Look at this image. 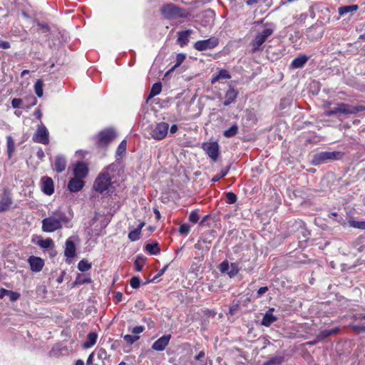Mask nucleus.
I'll use <instances>...</instances> for the list:
<instances>
[{"mask_svg": "<svg viewBox=\"0 0 365 365\" xmlns=\"http://www.w3.org/2000/svg\"><path fill=\"white\" fill-rule=\"evenodd\" d=\"M70 222V218L66 216L65 212L61 210H55L51 215L42 220L41 229L44 232H53L62 229L64 225L67 227H71L68 225Z\"/></svg>", "mask_w": 365, "mask_h": 365, "instance_id": "1", "label": "nucleus"}, {"mask_svg": "<svg viewBox=\"0 0 365 365\" xmlns=\"http://www.w3.org/2000/svg\"><path fill=\"white\" fill-rule=\"evenodd\" d=\"M116 165L111 164L105 168L96 178L93 188L96 191L103 194L112 192L113 191V182H111V172L115 171Z\"/></svg>", "mask_w": 365, "mask_h": 365, "instance_id": "2", "label": "nucleus"}, {"mask_svg": "<svg viewBox=\"0 0 365 365\" xmlns=\"http://www.w3.org/2000/svg\"><path fill=\"white\" fill-rule=\"evenodd\" d=\"M274 26L269 24L266 25L265 28L258 31L250 43L252 51L255 53L263 51V43L274 33Z\"/></svg>", "mask_w": 365, "mask_h": 365, "instance_id": "3", "label": "nucleus"}, {"mask_svg": "<svg viewBox=\"0 0 365 365\" xmlns=\"http://www.w3.org/2000/svg\"><path fill=\"white\" fill-rule=\"evenodd\" d=\"M344 157V153L340 151H323L313 155L311 164L315 166L341 160Z\"/></svg>", "mask_w": 365, "mask_h": 365, "instance_id": "4", "label": "nucleus"}, {"mask_svg": "<svg viewBox=\"0 0 365 365\" xmlns=\"http://www.w3.org/2000/svg\"><path fill=\"white\" fill-rule=\"evenodd\" d=\"M363 110H364V108L363 106H354L351 105L341 103L336 104V106L333 108L326 110L324 111V115L326 116H331L337 113L346 115L355 114Z\"/></svg>", "mask_w": 365, "mask_h": 365, "instance_id": "5", "label": "nucleus"}, {"mask_svg": "<svg viewBox=\"0 0 365 365\" xmlns=\"http://www.w3.org/2000/svg\"><path fill=\"white\" fill-rule=\"evenodd\" d=\"M168 129V123L165 122L157 123L151 125L150 134L153 139L160 140L167 136Z\"/></svg>", "mask_w": 365, "mask_h": 365, "instance_id": "6", "label": "nucleus"}, {"mask_svg": "<svg viewBox=\"0 0 365 365\" xmlns=\"http://www.w3.org/2000/svg\"><path fill=\"white\" fill-rule=\"evenodd\" d=\"M116 134L111 128L101 131L96 138V144L98 147H104L108 145L115 138Z\"/></svg>", "mask_w": 365, "mask_h": 365, "instance_id": "7", "label": "nucleus"}, {"mask_svg": "<svg viewBox=\"0 0 365 365\" xmlns=\"http://www.w3.org/2000/svg\"><path fill=\"white\" fill-rule=\"evenodd\" d=\"M161 13L163 16L168 19L175 17H182L184 16L182 10L173 4L163 6L161 9Z\"/></svg>", "mask_w": 365, "mask_h": 365, "instance_id": "8", "label": "nucleus"}, {"mask_svg": "<svg viewBox=\"0 0 365 365\" xmlns=\"http://www.w3.org/2000/svg\"><path fill=\"white\" fill-rule=\"evenodd\" d=\"M219 44V39L216 37H210L206 40L198 41L195 43L194 48L199 51H203L207 49H212Z\"/></svg>", "mask_w": 365, "mask_h": 365, "instance_id": "9", "label": "nucleus"}, {"mask_svg": "<svg viewBox=\"0 0 365 365\" xmlns=\"http://www.w3.org/2000/svg\"><path fill=\"white\" fill-rule=\"evenodd\" d=\"M32 139L34 142L38 143H42L44 145H47L48 143V131L43 124L38 126Z\"/></svg>", "mask_w": 365, "mask_h": 365, "instance_id": "10", "label": "nucleus"}, {"mask_svg": "<svg viewBox=\"0 0 365 365\" xmlns=\"http://www.w3.org/2000/svg\"><path fill=\"white\" fill-rule=\"evenodd\" d=\"M219 269L221 273L227 274L230 278L236 276L240 271V268L236 263L230 264L227 260L220 264Z\"/></svg>", "mask_w": 365, "mask_h": 365, "instance_id": "11", "label": "nucleus"}, {"mask_svg": "<svg viewBox=\"0 0 365 365\" xmlns=\"http://www.w3.org/2000/svg\"><path fill=\"white\" fill-rule=\"evenodd\" d=\"M202 149L212 161H217L219 156V145L217 142L204 143L202 145Z\"/></svg>", "mask_w": 365, "mask_h": 365, "instance_id": "12", "label": "nucleus"}, {"mask_svg": "<svg viewBox=\"0 0 365 365\" xmlns=\"http://www.w3.org/2000/svg\"><path fill=\"white\" fill-rule=\"evenodd\" d=\"M73 171L76 178L83 179L85 178L88 173V166L86 163L79 161L73 165Z\"/></svg>", "mask_w": 365, "mask_h": 365, "instance_id": "13", "label": "nucleus"}, {"mask_svg": "<svg viewBox=\"0 0 365 365\" xmlns=\"http://www.w3.org/2000/svg\"><path fill=\"white\" fill-rule=\"evenodd\" d=\"M170 339V334L162 336L153 344L152 349L158 351H163L168 345Z\"/></svg>", "mask_w": 365, "mask_h": 365, "instance_id": "14", "label": "nucleus"}, {"mask_svg": "<svg viewBox=\"0 0 365 365\" xmlns=\"http://www.w3.org/2000/svg\"><path fill=\"white\" fill-rule=\"evenodd\" d=\"M28 262L32 272H39L44 266V261L38 257L31 256L28 259Z\"/></svg>", "mask_w": 365, "mask_h": 365, "instance_id": "15", "label": "nucleus"}, {"mask_svg": "<svg viewBox=\"0 0 365 365\" xmlns=\"http://www.w3.org/2000/svg\"><path fill=\"white\" fill-rule=\"evenodd\" d=\"M84 184V181L82 179L74 177L69 180L68 189L71 192H77L83 187Z\"/></svg>", "mask_w": 365, "mask_h": 365, "instance_id": "16", "label": "nucleus"}, {"mask_svg": "<svg viewBox=\"0 0 365 365\" xmlns=\"http://www.w3.org/2000/svg\"><path fill=\"white\" fill-rule=\"evenodd\" d=\"M12 198L9 192L5 191L0 200V212L9 209L12 205Z\"/></svg>", "mask_w": 365, "mask_h": 365, "instance_id": "17", "label": "nucleus"}, {"mask_svg": "<svg viewBox=\"0 0 365 365\" xmlns=\"http://www.w3.org/2000/svg\"><path fill=\"white\" fill-rule=\"evenodd\" d=\"M42 181V191L48 195H51L54 192L53 181L51 178L43 177L41 179Z\"/></svg>", "mask_w": 365, "mask_h": 365, "instance_id": "18", "label": "nucleus"}, {"mask_svg": "<svg viewBox=\"0 0 365 365\" xmlns=\"http://www.w3.org/2000/svg\"><path fill=\"white\" fill-rule=\"evenodd\" d=\"M64 255L68 258H73L76 255V246L71 238H68L66 242Z\"/></svg>", "mask_w": 365, "mask_h": 365, "instance_id": "19", "label": "nucleus"}, {"mask_svg": "<svg viewBox=\"0 0 365 365\" xmlns=\"http://www.w3.org/2000/svg\"><path fill=\"white\" fill-rule=\"evenodd\" d=\"M273 311L274 309L270 308L265 313L262 320V324L263 326L269 327L271 324H272L274 322L277 321V318L272 314Z\"/></svg>", "mask_w": 365, "mask_h": 365, "instance_id": "20", "label": "nucleus"}, {"mask_svg": "<svg viewBox=\"0 0 365 365\" xmlns=\"http://www.w3.org/2000/svg\"><path fill=\"white\" fill-rule=\"evenodd\" d=\"M66 167V158L62 155H58L56 158L54 163L55 170L58 173H62L65 170Z\"/></svg>", "mask_w": 365, "mask_h": 365, "instance_id": "21", "label": "nucleus"}, {"mask_svg": "<svg viewBox=\"0 0 365 365\" xmlns=\"http://www.w3.org/2000/svg\"><path fill=\"white\" fill-rule=\"evenodd\" d=\"M237 96V92L232 87H230V88L227 90V91L225 93V101L224 105L228 106L233 103L235 100L236 99Z\"/></svg>", "mask_w": 365, "mask_h": 365, "instance_id": "22", "label": "nucleus"}, {"mask_svg": "<svg viewBox=\"0 0 365 365\" xmlns=\"http://www.w3.org/2000/svg\"><path fill=\"white\" fill-rule=\"evenodd\" d=\"M191 34L190 30H186L183 31L178 32V43L180 45L181 47L185 46L187 44L189 41V36Z\"/></svg>", "mask_w": 365, "mask_h": 365, "instance_id": "23", "label": "nucleus"}, {"mask_svg": "<svg viewBox=\"0 0 365 365\" xmlns=\"http://www.w3.org/2000/svg\"><path fill=\"white\" fill-rule=\"evenodd\" d=\"M308 61V57L306 56H301L295 58L291 63V66L294 68H301Z\"/></svg>", "mask_w": 365, "mask_h": 365, "instance_id": "24", "label": "nucleus"}, {"mask_svg": "<svg viewBox=\"0 0 365 365\" xmlns=\"http://www.w3.org/2000/svg\"><path fill=\"white\" fill-rule=\"evenodd\" d=\"M98 335L95 332H91L87 336V340L83 343V346L88 349L93 346L97 341Z\"/></svg>", "mask_w": 365, "mask_h": 365, "instance_id": "25", "label": "nucleus"}, {"mask_svg": "<svg viewBox=\"0 0 365 365\" xmlns=\"http://www.w3.org/2000/svg\"><path fill=\"white\" fill-rule=\"evenodd\" d=\"M339 331V327H336V328H334L330 330H327V329L322 330L317 335V339H318V340H322V339L327 338L331 335L337 334Z\"/></svg>", "mask_w": 365, "mask_h": 365, "instance_id": "26", "label": "nucleus"}, {"mask_svg": "<svg viewBox=\"0 0 365 365\" xmlns=\"http://www.w3.org/2000/svg\"><path fill=\"white\" fill-rule=\"evenodd\" d=\"M230 77L231 76L227 70L222 69L217 74L212 76L211 82L212 83H215L221 78L229 79Z\"/></svg>", "mask_w": 365, "mask_h": 365, "instance_id": "27", "label": "nucleus"}, {"mask_svg": "<svg viewBox=\"0 0 365 365\" xmlns=\"http://www.w3.org/2000/svg\"><path fill=\"white\" fill-rule=\"evenodd\" d=\"M161 91H162L161 83L160 82L155 83L153 85L151 90L150 91L148 99H150V98L155 97V96L160 94Z\"/></svg>", "mask_w": 365, "mask_h": 365, "instance_id": "28", "label": "nucleus"}, {"mask_svg": "<svg viewBox=\"0 0 365 365\" xmlns=\"http://www.w3.org/2000/svg\"><path fill=\"white\" fill-rule=\"evenodd\" d=\"M37 245L43 249H48L54 247L53 241L51 238H46L45 240L40 239L38 240Z\"/></svg>", "mask_w": 365, "mask_h": 365, "instance_id": "29", "label": "nucleus"}, {"mask_svg": "<svg viewBox=\"0 0 365 365\" xmlns=\"http://www.w3.org/2000/svg\"><path fill=\"white\" fill-rule=\"evenodd\" d=\"M357 10H358L357 5L344 6H341L339 8V14L340 16H344V14H346L347 13L354 12Z\"/></svg>", "mask_w": 365, "mask_h": 365, "instance_id": "30", "label": "nucleus"}, {"mask_svg": "<svg viewBox=\"0 0 365 365\" xmlns=\"http://www.w3.org/2000/svg\"><path fill=\"white\" fill-rule=\"evenodd\" d=\"M145 250L149 252L151 255H158L160 253V248L158 247V244L157 242L147 244L145 245Z\"/></svg>", "mask_w": 365, "mask_h": 365, "instance_id": "31", "label": "nucleus"}, {"mask_svg": "<svg viewBox=\"0 0 365 365\" xmlns=\"http://www.w3.org/2000/svg\"><path fill=\"white\" fill-rule=\"evenodd\" d=\"M7 142V150L9 158H11L15 150L14 141L11 136L9 135L6 137Z\"/></svg>", "mask_w": 365, "mask_h": 365, "instance_id": "32", "label": "nucleus"}, {"mask_svg": "<svg viewBox=\"0 0 365 365\" xmlns=\"http://www.w3.org/2000/svg\"><path fill=\"white\" fill-rule=\"evenodd\" d=\"M238 132V126L237 125H232L229 129L225 130L223 133L224 136L226 138H231L235 136Z\"/></svg>", "mask_w": 365, "mask_h": 365, "instance_id": "33", "label": "nucleus"}, {"mask_svg": "<svg viewBox=\"0 0 365 365\" xmlns=\"http://www.w3.org/2000/svg\"><path fill=\"white\" fill-rule=\"evenodd\" d=\"M186 56L184 53H178L176 56L175 64L168 71V73L173 71L176 68L180 66V64L185 61Z\"/></svg>", "mask_w": 365, "mask_h": 365, "instance_id": "34", "label": "nucleus"}, {"mask_svg": "<svg viewBox=\"0 0 365 365\" xmlns=\"http://www.w3.org/2000/svg\"><path fill=\"white\" fill-rule=\"evenodd\" d=\"M283 361L284 358L282 356H277L266 361L263 365H280Z\"/></svg>", "mask_w": 365, "mask_h": 365, "instance_id": "35", "label": "nucleus"}, {"mask_svg": "<svg viewBox=\"0 0 365 365\" xmlns=\"http://www.w3.org/2000/svg\"><path fill=\"white\" fill-rule=\"evenodd\" d=\"M91 264H89L86 260L82 259L78 264V269L81 272H86L90 269Z\"/></svg>", "mask_w": 365, "mask_h": 365, "instance_id": "36", "label": "nucleus"}, {"mask_svg": "<svg viewBox=\"0 0 365 365\" xmlns=\"http://www.w3.org/2000/svg\"><path fill=\"white\" fill-rule=\"evenodd\" d=\"M141 231L140 229H135L128 233V238L134 242L140 239Z\"/></svg>", "mask_w": 365, "mask_h": 365, "instance_id": "37", "label": "nucleus"}, {"mask_svg": "<svg viewBox=\"0 0 365 365\" xmlns=\"http://www.w3.org/2000/svg\"><path fill=\"white\" fill-rule=\"evenodd\" d=\"M350 227L357 229L364 230L365 229V221H356V220H350L349 222Z\"/></svg>", "mask_w": 365, "mask_h": 365, "instance_id": "38", "label": "nucleus"}, {"mask_svg": "<svg viewBox=\"0 0 365 365\" xmlns=\"http://www.w3.org/2000/svg\"><path fill=\"white\" fill-rule=\"evenodd\" d=\"M35 93L37 96L41 97L43 96V83L42 81L38 80L34 85Z\"/></svg>", "mask_w": 365, "mask_h": 365, "instance_id": "39", "label": "nucleus"}, {"mask_svg": "<svg viewBox=\"0 0 365 365\" xmlns=\"http://www.w3.org/2000/svg\"><path fill=\"white\" fill-rule=\"evenodd\" d=\"M230 167L226 168L225 170H222L219 174L215 175L212 179V182H217L221 178L225 177L229 172Z\"/></svg>", "mask_w": 365, "mask_h": 365, "instance_id": "40", "label": "nucleus"}, {"mask_svg": "<svg viewBox=\"0 0 365 365\" xmlns=\"http://www.w3.org/2000/svg\"><path fill=\"white\" fill-rule=\"evenodd\" d=\"M200 219L198 210H195L191 212L189 215V220L192 223H197Z\"/></svg>", "mask_w": 365, "mask_h": 365, "instance_id": "41", "label": "nucleus"}, {"mask_svg": "<svg viewBox=\"0 0 365 365\" xmlns=\"http://www.w3.org/2000/svg\"><path fill=\"white\" fill-rule=\"evenodd\" d=\"M123 339L128 344H132L139 339V336L136 335L127 334L123 336Z\"/></svg>", "mask_w": 365, "mask_h": 365, "instance_id": "42", "label": "nucleus"}, {"mask_svg": "<svg viewBox=\"0 0 365 365\" xmlns=\"http://www.w3.org/2000/svg\"><path fill=\"white\" fill-rule=\"evenodd\" d=\"M126 140H123L120 145L118 147L116 154L118 156H120L122 154H123L125 152L126 150Z\"/></svg>", "mask_w": 365, "mask_h": 365, "instance_id": "43", "label": "nucleus"}, {"mask_svg": "<svg viewBox=\"0 0 365 365\" xmlns=\"http://www.w3.org/2000/svg\"><path fill=\"white\" fill-rule=\"evenodd\" d=\"M237 201V195L233 192H227L226 194V202L229 204H233Z\"/></svg>", "mask_w": 365, "mask_h": 365, "instance_id": "44", "label": "nucleus"}, {"mask_svg": "<svg viewBox=\"0 0 365 365\" xmlns=\"http://www.w3.org/2000/svg\"><path fill=\"white\" fill-rule=\"evenodd\" d=\"M130 284L132 288L138 289L140 284V279L138 277H133L130 279Z\"/></svg>", "mask_w": 365, "mask_h": 365, "instance_id": "45", "label": "nucleus"}, {"mask_svg": "<svg viewBox=\"0 0 365 365\" xmlns=\"http://www.w3.org/2000/svg\"><path fill=\"white\" fill-rule=\"evenodd\" d=\"M190 230V227L187 224H182L180 225L179 232L182 235H187Z\"/></svg>", "mask_w": 365, "mask_h": 365, "instance_id": "46", "label": "nucleus"}, {"mask_svg": "<svg viewBox=\"0 0 365 365\" xmlns=\"http://www.w3.org/2000/svg\"><path fill=\"white\" fill-rule=\"evenodd\" d=\"M8 295L11 302L16 301L20 297V294L16 292L9 291Z\"/></svg>", "mask_w": 365, "mask_h": 365, "instance_id": "47", "label": "nucleus"}, {"mask_svg": "<svg viewBox=\"0 0 365 365\" xmlns=\"http://www.w3.org/2000/svg\"><path fill=\"white\" fill-rule=\"evenodd\" d=\"M205 354L203 351H200V353L195 357V360L200 361V365H206L207 362L205 361H202V359H204Z\"/></svg>", "mask_w": 365, "mask_h": 365, "instance_id": "48", "label": "nucleus"}, {"mask_svg": "<svg viewBox=\"0 0 365 365\" xmlns=\"http://www.w3.org/2000/svg\"><path fill=\"white\" fill-rule=\"evenodd\" d=\"M91 282V278L89 277H78L76 281V284H85V283H90Z\"/></svg>", "mask_w": 365, "mask_h": 365, "instance_id": "49", "label": "nucleus"}, {"mask_svg": "<svg viewBox=\"0 0 365 365\" xmlns=\"http://www.w3.org/2000/svg\"><path fill=\"white\" fill-rule=\"evenodd\" d=\"M168 267V264H166L162 269H160L158 271L157 275L154 277V278L151 280V282H155L158 277L162 276L165 272V271L167 270Z\"/></svg>", "mask_w": 365, "mask_h": 365, "instance_id": "50", "label": "nucleus"}, {"mask_svg": "<svg viewBox=\"0 0 365 365\" xmlns=\"http://www.w3.org/2000/svg\"><path fill=\"white\" fill-rule=\"evenodd\" d=\"M22 103V100L21 98H14L11 101V106L14 108H20Z\"/></svg>", "mask_w": 365, "mask_h": 365, "instance_id": "51", "label": "nucleus"}, {"mask_svg": "<svg viewBox=\"0 0 365 365\" xmlns=\"http://www.w3.org/2000/svg\"><path fill=\"white\" fill-rule=\"evenodd\" d=\"M143 331H144V327H143V326H137V327H135L132 329V333L133 334H139L142 333Z\"/></svg>", "mask_w": 365, "mask_h": 365, "instance_id": "52", "label": "nucleus"}, {"mask_svg": "<svg viewBox=\"0 0 365 365\" xmlns=\"http://www.w3.org/2000/svg\"><path fill=\"white\" fill-rule=\"evenodd\" d=\"M10 48V43L6 41H0V48L8 49Z\"/></svg>", "mask_w": 365, "mask_h": 365, "instance_id": "53", "label": "nucleus"}, {"mask_svg": "<svg viewBox=\"0 0 365 365\" xmlns=\"http://www.w3.org/2000/svg\"><path fill=\"white\" fill-rule=\"evenodd\" d=\"M268 290L267 287H260L257 291V297H260L262 295H263Z\"/></svg>", "mask_w": 365, "mask_h": 365, "instance_id": "54", "label": "nucleus"}, {"mask_svg": "<svg viewBox=\"0 0 365 365\" xmlns=\"http://www.w3.org/2000/svg\"><path fill=\"white\" fill-rule=\"evenodd\" d=\"M135 267L136 271L140 272L142 269L143 264H142V263H140L139 262L138 259H136L135 262Z\"/></svg>", "mask_w": 365, "mask_h": 365, "instance_id": "55", "label": "nucleus"}, {"mask_svg": "<svg viewBox=\"0 0 365 365\" xmlns=\"http://www.w3.org/2000/svg\"><path fill=\"white\" fill-rule=\"evenodd\" d=\"M9 291L4 288L0 289V299H3L5 295H8Z\"/></svg>", "mask_w": 365, "mask_h": 365, "instance_id": "56", "label": "nucleus"}, {"mask_svg": "<svg viewBox=\"0 0 365 365\" xmlns=\"http://www.w3.org/2000/svg\"><path fill=\"white\" fill-rule=\"evenodd\" d=\"M177 130H178V125L175 124L172 125L170 128V133L174 134L177 132Z\"/></svg>", "mask_w": 365, "mask_h": 365, "instance_id": "57", "label": "nucleus"}, {"mask_svg": "<svg viewBox=\"0 0 365 365\" xmlns=\"http://www.w3.org/2000/svg\"><path fill=\"white\" fill-rule=\"evenodd\" d=\"M115 298H116V300H117L118 302L121 301V300H122V298H123V294H122V293H120V292H118V293H116V294H115Z\"/></svg>", "mask_w": 365, "mask_h": 365, "instance_id": "58", "label": "nucleus"}, {"mask_svg": "<svg viewBox=\"0 0 365 365\" xmlns=\"http://www.w3.org/2000/svg\"><path fill=\"white\" fill-rule=\"evenodd\" d=\"M37 156L38 158L42 159L44 156V153L41 149L37 152Z\"/></svg>", "mask_w": 365, "mask_h": 365, "instance_id": "59", "label": "nucleus"}, {"mask_svg": "<svg viewBox=\"0 0 365 365\" xmlns=\"http://www.w3.org/2000/svg\"><path fill=\"white\" fill-rule=\"evenodd\" d=\"M93 354H91L87 359V364H91L93 361Z\"/></svg>", "mask_w": 365, "mask_h": 365, "instance_id": "60", "label": "nucleus"}, {"mask_svg": "<svg viewBox=\"0 0 365 365\" xmlns=\"http://www.w3.org/2000/svg\"><path fill=\"white\" fill-rule=\"evenodd\" d=\"M258 2H259V0H247V4L248 5H252V4H257V3H258Z\"/></svg>", "mask_w": 365, "mask_h": 365, "instance_id": "61", "label": "nucleus"}, {"mask_svg": "<svg viewBox=\"0 0 365 365\" xmlns=\"http://www.w3.org/2000/svg\"><path fill=\"white\" fill-rule=\"evenodd\" d=\"M205 14L208 16H210L211 18H213L214 16V11L212 10H207Z\"/></svg>", "mask_w": 365, "mask_h": 365, "instance_id": "62", "label": "nucleus"}, {"mask_svg": "<svg viewBox=\"0 0 365 365\" xmlns=\"http://www.w3.org/2000/svg\"><path fill=\"white\" fill-rule=\"evenodd\" d=\"M154 213L155 215L156 218L159 220L160 217V213L159 210L158 209H154Z\"/></svg>", "mask_w": 365, "mask_h": 365, "instance_id": "63", "label": "nucleus"}, {"mask_svg": "<svg viewBox=\"0 0 365 365\" xmlns=\"http://www.w3.org/2000/svg\"><path fill=\"white\" fill-rule=\"evenodd\" d=\"M34 115H35V116H36L37 118H41V111H40L39 110H36V111L34 112Z\"/></svg>", "mask_w": 365, "mask_h": 365, "instance_id": "64", "label": "nucleus"}]
</instances>
